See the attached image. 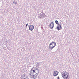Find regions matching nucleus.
Instances as JSON below:
<instances>
[{"label": "nucleus", "mask_w": 79, "mask_h": 79, "mask_svg": "<svg viewBox=\"0 0 79 79\" xmlns=\"http://www.w3.org/2000/svg\"><path fill=\"white\" fill-rule=\"evenodd\" d=\"M27 79V78H22V79Z\"/></svg>", "instance_id": "obj_18"}, {"label": "nucleus", "mask_w": 79, "mask_h": 79, "mask_svg": "<svg viewBox=\"0 0 79 79\" xmlns=\"http://www.w3.org/2000/svg\"><path fill=\"white\" fill-rule=\"evenodd\" d=\"M28 26H29V27H30V26H29V25H28Z\"/></svg>", "instance_id": "obj_22"}, {"label": "nucleus", "mask_w": 79, "mask_h": 79, "mask_svg": "<svg viewBox=\"0 0 79 79\" xmlns=\"http://www.w3.org/2000/svg\"><path fill=\"white\" fill-rule=\"evenodd\" d=\"M36 64V67L37 68H39V67L40 66V65H39V63H38L37 64Z\"/></svg>", "instance_id": "obj_12"}, {"label": "nucleus", "mask_w": 79, "mask_h": 79, "mask_svg": "<svg viewBox=\"0 0 79 79\" xmlns=\"http://www.w3.org/2000/svg\"><path fill=\"white\" fill-rule=\"evenodd\" d=\"M34 67H33L31 69V71H33V72H33V73H35V69H34ZM32 69H34L33 70H32Z\"/></svg>", "instance_id": "obj_10"}, {"label": "nucleus", "mask_w": 79, "mask_h": 79, "mask_svg": "<svg viewBox=\"0 0 79 79\" xmlns=\"http://www.w3.org/2000/svg\"><path fill=\"white\" fill-rule=\"evenodd\" d=\"M6 47H8V46H7L6 45Z\"/></svg>", "instance_id": "obj_21"}, {"label": "nucleus", "mask_w": 79, "mask_h": 79, "mask_svg": "<svg viewBox=\"0 0 79 79\" xmlns=\"http://www.w3.org/2000/svg\"><path fill=\"white\" fill-rule=\"evenodd\" d=\"M49 27L50 29H52L54 27V23L52 22L50 24Z\"/></svg>", "instance_id": "obj_6"}, {"label": "nucleus", "mask_w": 79, "mask_h": 79, "mask_svg": "<svg viewBox=\"0 0 79 79\" xmlns=\"http://www.w3.org/2000/svg\"><path fill=\"white\" fill-rule=\"evenodd\" d=\"M58 73H59V72H57V73H56V72H54L53 73V75L54 76H56L58 75Z\"/></svg>", "instance_id": "obj_8"}, {"label": "nucleus", "mask_w": 79, "mask_h": 79, "mask_svg": "<svg viewBox=\"0 0 79 79\" xmlns=\"http://www.w3.org/2000/svg\"><path fill=\"white\" fill-rule=\"evenodd\" d=\"M13 3H15V5H16V4H17V2H15V1H14Z\"/></svg>", "instance_id": "obj_15"}, {"label": "nucleus", "mask_w": 79, "mask_h": 79, "mask_svg": "<svg viewBox=\"0 0 79 79\" xmlns=\"http://www.w3.org/2000/svg\"><path fill=\"white\" fill-rule=\"evenodd\" d=\"M22 78H27V77H26V75H25V74H23L22 76Z\"/></svg>", "instance_id": "obj_11"}, {"label": "nucleus", "mask_w": 79, "mask_h": 79, "mask_svg": "<svg viewBox=\"0 0 79 79\" xmlns=\"http://www.w3.org/2000/svg\"><path fill=\"white\" fill-rule=\"evenodd\" d=\"M29 75L30 78H32V77H32V71L30 72Z\"/></svg>", "instance_id": "obj_9"}, {"label": "nucleus", "mask_w": 79, "mask_h": 79, "mask_svg": "<svg viewBox=\"0 0 79 79\" xmlns=\"http://www.w3.org/2000/svg\"><path fill=\"white\" fill-rule=\"evenodd\" d=\"M39 71L38 69V73H32V75L31 77H33L32 78H31V79H33V78H34L35 79L37 77V76L39 75Z\"/></svg>", "instance_id": "obj_4"}, {"label": "nucleus", "mask_w": 79, "mask_h": 79, "mask_svg": "<svg viewBox=\"0 0 79 79\" xmlns=\"http://www.w3.org/2000/svg\"><path fill=\"white\" fill-rule=\"evenodd\" d=\"M55 23L56 24H59L58 23V21L57 20H56L55 21Z\"/></svg>", "instance_id": "obj_13"}, {"label": "nucleus", "mask_w": 79, "mask_h": 79, "mask_svg": "<svg viewBox=\"0 0 79 79\" xmlns=\"http://www.w3.org/2000/svg\"><path fill=\"white\" fill-rule=\"evenodd\" d=\"M55 71H56V72H58V71H56V70Z\"/></svg>", "instance_id": "obj_20"}, {"label": "nucleus", "mask_w": 79, "mask_h": 79, "mask_svg": "<svg viewBox=\"0 0 79 79\" xmlns=\"http://www.w3.org/2000/svg\"><path fill=\"white\" fill-rule=\"evenodd\" d=\"M56 42H52L51 43H50L49 46V49L50 50H52L54 47H55V46H56Z\"/></svg>", "instance_id": "obj_1"}, {"label": "nucleus", "mask_w": 79, "mask_h": 79, "mask_svg": "<svg viewBox=\"0 0 79 79\" xmlns=\"http://www.w3.org/2000/svg\"><path fill=\"white\" fill-rule=\"evenodd\" d=\"M58 26H57L56 29H57L58 31H60V30H61V29H62V27L60 24H58Z\"/></svg>", "instance_id": "obj_5"}, {"label": "nucleus", "mask_w": 79, "mask_h": 79, "mask_svg": "<svg viewBox=\"0 0 79 79\" xmlns=\"http://www.w3.org/2000/svg\"><path fill=\"white\" fill-rule=\"evenodd\" d=\"M47 15L44 12H42L40 14V16H38V18L39 19H43V18H47Z\"/></svg>", "instance_id": "obj_2"}, {"label": "nucleus", "mask_w": 79, "mask_h": 79, "mask_svg": "<svg viewBox=\"0 0 79 79\" xmlns=\"http://www.w3.org/2000/svg\"><path fill=\"white\" fill-rule=\"evenodd\" d=\"M34 28V25H31L30 26L29 29V30H30V31H33Z\"/></svg>", "instance_id": "obj_7"}, {"label": "nucleus", "mask_w": 79, "mask_h": 79, "mask_svg": "<svg viewBox=\"0 0 79 79\" xmlns=\"http://www.w3.org/2000/svg\"><path fill=\"white\" fill-rule=\"evenodd\" d=\"M68 73L65 71L64 73L62 74V76L64 79H67L69 76Z\"/></svg>", "instance_id": "obj_3"}, {"label": "nucleus", "mask_w": 79, "mask_h": 79, "mask_svg": "<svg viewBox=\"0 0 79 79\" xmlns=\"http://www.w3.org/2000/svg\"><path fill=\"white\" fill-rule=\"evenodd\" d=\"M3 49H4V50H6V47H4L3 48Z\"/></svg>", "instance_id": "obj_17"}, {"label": "nucleus", "mask_w": 79, "mask_h": 79, "mask_svg": "<svg viewBox=\"0 0 79 79\" xmlns=\"http://www.w3.org/2000/svg\"><path fill=\"white\" fill-rule=\"evenodd\" d=\"M39 69H37V68H36L35 69V70H37V73H38V70L39 71Z\"/></svg>", "instance_id": "obj_14"}, {"label": "nucleus", "mask_w": 79, "mask_h": 79, "mask_svg": "<svg viewBox=\"0 0 79 79\" xmlns=\"http://www.w3.org/2000/svg\"><path fill=\"white\" fill-rule=\"evenodd\" d=\"M34 69H32V70H34Z\"/></svg>", "instance_id": "obj_23"}, {"label": "nucleus", "mask_w": 79, "mask_h": 79, "mask_svg": "<svg viewBox=\"0 0 79 79\" xmlns=\"http://www.w3.org/2000/svg\"><path fill=\"white\" fill-rule=\"evenodd\" d=\"M6 44H7V43H6Z\"/></svg>", "instance_id": "obj_19"}, {"label": "nucleus", "mask_w": 79, "mask_h": 79, "mask_svg": "<svg viewBox=\"0 0 79 79\" xmlns=\"http://www.w3.org/2000/svg\"><path fill=\"white\" fill-rule=\"evenodd\" d=\"M26 27H27V26L28 25V23H27V24H26Z\"/></svg>", "instance_id": "obj_16"}]
</instances>
